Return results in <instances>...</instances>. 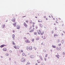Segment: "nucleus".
<instances>
[{
  "label": "nucleus",
  "mask_w": 65,
  "mask_h": 65,
  "mask_svg": "<svg viewBox=\"0 0 65 65\" xmlns=\"http://www.w3.org/2000/svg\"><path fill=\"white\" fill-rule=\"evenodd\" d=\"M11 21L12 22H15V18L14 17L12 19Z\"/></svg>",
  "instance_id": "obj_1"
},
{
  "label": "nucleus",
  "mask_w": 65,
  "mask_h": 65,
  "mask_svg": "<svg viewBox=\"0 0 65 65\" xmlns=\"http://www.w3.org/2000/svg\"><path fill=\"white\" fill-rule=\"evenodd\" d=\"M37 32H38V34H39V35H40V34H41V30H38L37 31Z\"/></svg>",
  "instance_id": "obj_2"
},
{
  "label": "nucleus",
  "mask_w": 65,
  "mask_h": 65,
  "mask_svg": "<svg viewBox=\"0 0 65 65\" xmlns=\"http://www.w3.org/2000/svg\"><path fill=\"white\" fill-rule=\"evenodd\" d=\"M21 62H25V59L24 58H22V60H21Z\"/></svg>",
  "instance_id": "obj_3"
},
{
  "label": "nucleus",
  "mask_w": 65,
  "mask_h": 65,
  "mask_svg": "<svg viewBox=\"0 0 65 65\" xmlns=\"http://www.w3.org/2000/svg\"><path fill=\"white\" fill-rule=\"evenodd\" d=\"M3 50L4 52H6L7 51V48L5 47L3 49Z\"/></svg>",
  "instance_id": "obj_4"
},
{
  "label": "nucleus",
  "mask_w": 65,
  "mask_h": 65,
  "mask_svg": "<svg viewBox=\"0 0 65 65\" xmlns=\"http://www.w3.org/2000/svg\"><path fill=\"white\" fill-rule=\"evenodd\" d=\"M24 25L25 27V28H27L28 26H27V24H26V23L25 22L24 23Z\"/></svg>",
  "instance_id": "obj_5"
},
{
  "label": "nucleus",
  "mask_w": 65,
  "mask_h": 65,
  "mask_svg": "<svg viewBox=\"0 0 65 65\" xmlns=\"http://www.w3.org/2000/svg\"><path fill=\"white\" fill-rule=\"evenodd\" d=\"M16 27L17 29H20L21 27L20 26L18 25L16 26Z\"/></svg>",
  "instance_id": "obj_6"
},
{
  "label": "nucleus",
  "mask_w": 65,
  "mask_h": 65,
  "mask_svg": "<svg viewBox=\"0 0 65 65\" xmlns=\"http://www.w3.org/2000/svg\"><path fill=\"white\" fill-rule=\"evenodd\" d=\"M6 46V45H5L4 44L3 45H1L0 46V47H1V48H2V47H4V46Z\"/></svg>",
  "instance_id": "obj_7"
},
{
  "label": "nucleus",
  "mask_w": 65,
  "mask_h": 65,
  "mask_svg": "<svg viewBox=\"0 0 65 65\" xmlns=\"http://www.w3.org/2000/svg\"><path fill=\"white\" fill-rule=\"evenodd\" d=\"M25 42L26 43H29L30 42V41L28 40H27L25 41Z\"/></svg>",
  "instance_id": "obj_8"
},
{
  "label": "nucleus",
  "mask_w": 65,
  "mask_h": 65,
  "mask_svg": "<svg viewBox=\"0 0 65 65\" xmlns=\"http://www.w3.org/2000/svg\"><path fill=\"white\" fill-rule=\"evenodd\" d=\"M30 57L31 58L33 59L34 58V55H31L30 56Z\"/></svg>",
  "instance_id": "obj_9"
},
{
  "label": "nucleus",
  "mask_w": 65,
  "mask_h": 65,
  "mask_svg": "<svg viewBox=\"0 0 65 65\" xmlns=\"http://www.w3.org/2000/svg\"><path fill=\"white\" fill-rule=\"evenodd\" d=\"M39 25L41 28H42V27H43V25H42V24H40Z\"/></svg>",
  "instance_id": "obj_10"
},
{
  "label": "nucleus",
  "mask_w": 65,
  "mask_h": 65,
  "mask_svg": "<svg viewBox=\"0 0 65 65\" xmlns=\"http://www.w3.org/2000/svg\"><path fill=\"white\" fill-rule=\"evenodd\" d=\"M32 46L29 47V50H32Z\"/></svg>",
  "instance_id": "obj_11"
},
{
  "label": "nucleus",
  "mask_w": 65,
  "mask_h": 65,
  "mask_svg": "<svg viewBox=\"0 0 65 65\" xmlns=\"http://www.w3.org/2000/svg\"><path fill=\"white\" fill-rule=\"evenodd\" d=\"M5 26V24H4L2 25V27L3 28H4Z\"/></svg>",
  "instance_id": "obj_12"
},
{
  "label": "nucleus",
  "mask_w": 65,
  "mask_h": 65,
  "mask_svg": "<svg viewBox=\"0 0 65 65\" xmlns=\"http://www.w3.org/2000/svg\"><path fill=\"white\" fill-rule=\"evenodd\" d=\"M12 38H14V37H15V35L13 34L12 36Z\"/></svg>",
  "instance_id": "obj_13"
},
{
  "label": "nucleus",
  "mask_w": 65,
  "mask_h": 65,
  "mask_svg": "<svg viewBox=\"0 0 65 65\" xmlns=\"http://www.w3.org/2000/svg\"><path fill=\"white\" fill-rule=\"evenodd\" d=\"M64 43V41L63 40H62V44H63Z\"/></svg>",
  "instance_id": "obj_14"
},
{
  "label": "nucleus",
  "mask_w": 65,
  "mask_h": 65,
  "mask_svg": "<svg viewBox=\"0 0 65 65\" xmlns=\"http://www.w3.org/2000/svg\"><path fill=\"white\" fill-rule=\"evenodd\" d=\"M16 48L17 49H19L20 48V47L19 46H17L16 47Z\"/></svg>",
  "instance_id": "obj_15"
},
{
  "label": "nucleus",
  "mask_w": 65,
  "mask_h": 65,
  "mask_svg": "<svg viewBox=\"0 0 65 65\" xmlns=\"http://www.w3.org/2000/svg\"><path fill=\"white\" fill-rule=\"evenodd\" d=\"M52 47H53V48H56V46H55L54 45H52Z\"/></svg>",
  "instance_id": "obj_16"
},
{
  "label": "nucleus",
  "mask_w": 65,
  "mask_h": 65,
  "mask_svg": "<svg viewBox=\"0 0 65 65\" xmlns=\"http://www.w3.org/2000/svg\"><path fill=\"white\" fill-rule=\"evenodd\" d=\"M12 43H13L12 44H13V45H15V43H14V41H12Z\"/></svg>",
  "instance_id": "obj_17"
},
{
  "label": "nucleus",
  "mask_w": 65,
  "mask_h": 65,
  "mask_svg": "<svg viewBox=\"0 0 65 65\" xmlns=\"http://www.w3.org/2000/svg\"><path fill=\"white\" fill-rule=\"evenodd\" d=\"M44 31H43L42 33H41V35H43V34H44Z\"/></svg>",
  "instance_id": "obj_18"
},
{
  "label": "nucleus",
  "mask_w": 65,
  "mask_h": 65,
  "mask_svg": "<svg viewBox=\"0 0 65 65\" xmlns=\"http://www.w3.org/2000/svg\"><path fill=\"white\" fill-rule=\"evenodd\" d=\"M54 36H58V35L57 34H55L54 35Z\"/></svg>",
  "instance_id": "obj_19"
},
{
  "label": "nucleus",
  "mask_w": 65,
  "mask_h": 65,
  "mask_svg": "<svg viewBox=\"0 0 65 65\" xmlns=\"http://www.w3.org/2000/svg\"><path fill=\"white\" fill-rule=\"evenodd\" d=\"M13 25H14V26L15 27H16V25H17V24H13Z\"/></svg>",
  "instance_id": "obj_20"
},
{
  "label": "nucleus",
  "mask_w": 65,
  "mask_h": 65,
  "mask_svg": "<svg viewBox=\"0 0 65 65\" xmlns=\"http://www.w3.org/2000/svg\"><path fill=\"white\" fill-rule=\"evenodd\" d=\"M39 39V38H36V40H38Z\"/></svg>",
  "instance_id": "obj_21"
},
{
  "label": "nucleus",
  "mask_w": 65,
  "mask_h": 65,
  "mask_svg": "<svg viewBox=\"0 0 65 65\" xmlns=\"http://www.w3.org/2000/svg\"><path fill=\"white\" fill-rule=\"evenodd\" d=\"M55 56L57 58H58V59H59V56H58L57 55H56Z\"/></svg>",
  "instance_id": "obj_22"
},
{
  "label": "nucleus",
  "mask_w": 65,
  "mask_h": 65,
  "mask_svg": "<svg viewBox=\"0 0 65 65\" xmlns=\"http://www.w3.org/2000/svg\"><path fill=\"white\" fill-rule=\"evenodd\" d=\"M34 35H36L37 34V32H34Z\"/></svg>",
  "instance_id": "obj_23"
},
{
  "label": "nucleus",
  "mask_w": 65,
  "mask_h": 65,
  "mask_svg": "<svg viewBox=\"0 0 65 65\" xmlns=\"http://www.w3.org/2000/svg\"><path fill=\"white\" fill-rule=\"evenodd\" d=\"M56 49L57 50V51H59V48H58V47H56Z\"/></svg>",
  "instance_id": "obj_24"
},
{
  "label": "nucleus",
  "mask_w": 65,
  "mask_h": 65,
  "mask_svg": "<svg viewBox=\"0 0 65 65\" xmlns=\"http://www.w3.org/2000/svg\"><path fill=\"white\" fill-rule=\"evenodd\" d=\"M51 33L52 34H54V31L53 30H52L51 31Z\"/></svg>",
  "instance_id": "obj_25"
},
{
  "label": "nucleus",
  "mask_w": 65,
  "mask_h": 65,
  "mask_svg": "<svg viewBox=\"0 0 65 65\" xmlns=\"http://www.w3.org/2000/svg\"><path fill=\"white\" fill-rule=\"evenodd\" d=\"M25 53H23L22 54V56H25Z\"/></svg>",
  "instance_id": "obj_26"
},
{
  "label": "nucleus",
  "mask_w": 65,
  "mask_h": 65,
  "mask_svg": "<svg viewBox=\"0 0 65 65\" xmlns=\"http://www.w3.org/2000/svg\"><path fill=\"white\" fill-rule=\"evenodd\" d=\"M30 23L32 24V21L31 20L30 21Z\"/></svg>",
  "instance_id": "obj_27"
},
{
  "label": "nucleus",
  "mask_w": 65,
  "mask_h": 65,
  "mask_svg": "<svg viewBox=\"0 0 65 65\" xmlns=\"http://www.w3.org/2000/svg\"><path fill=\"white\" fill-rule=\"evenodd\" d=\"M26 49L27 50H28L29 49V47H27L26 48Z\"/></svg>",
  "instance_id": "obj_28"
},
{
  "label": "nucleus",
  "mask_w": 65,
  "mask_h": 65,
  "mask_svg": "<svg viewBox=\"0 0 65 65\" xmlns=\"http://www.w3.org/2000/svg\"><path fill=\"white\" fill-rule=\"evenodd\" d=\"M61 44L60 43V44H59L58 45V46H61Z\"/></svg>",
  "instance_id": "obj_29"
},
{
  "label": "nucleus",
  "mask_w": 65,
  "mask_h": 65,
  "mask_svg": "<svg viewBox=\"0 0 65 65\" xmlns=\"http://www.w3.org/2000/svg\"><path fill=\"white\" fill-rule=\"evenodd\" d=\"M14 47L15 48L17 49V48H16V45L14 46Z\"/></svg>",
  "instance_id": "obj_30"
},
{
  "label": "nucleus",
  "mask_w": 65,
  "mask_h": 65,
  "mask_svg": "<svg viewBox=\"0 0 65 65\" xmlns=\"http://www.w3.org/2000/svg\"><path fill=\"white\" fill-rule=\"evenodd\" d=\"M34 39H33L31 40V41H32V42H33V41H34Z\"/></svg>",
  "instance_id": "obj_31"
},
{
  "label": "nucleus",
  "mask_w": 65,
  "mask_h": 65,
  "mask_svg": "<svg viewBox=\"0 0 65 65\" xmlns=\"http://www.w3.org/2000/svg\"><path fill=\"white\" fill-rule=\"evenodd\" d=\"M32 29V26H31L29 28V30H30Z\"/></svg>",
  "instance_id": "obj_32"
},
{
  "label": "nucleus",
  "mask_w": 65,
  "mask_h": 65,
  "mask_svg": "<svg viewBox=\"0 0 65 65\" xmlns=\"http://www.w3.org/2000/svg\"><path fill=\"white\" fill-rule=\"evenodd\" d=\"M25 22H26V23H28V20H27L26 21H25Z\"/></svg>",
  "instance_id": "obj_33"
},
{
  "label": "nucleus",
  "mask_w": 65,
  "mask_h": 65,
  "mask_svg": "<svg viewBox=\"0 0 65 65\" xmlns=\"http://www.w3.org/2000/svg\"><path fill=\"white\" fill-rule=\"evenodd\" d=\"M60 42V40L59 39H58V42Z\"/></svg>",
  "instance_id": "obj_34"
},
{
  "label": "nucleus",
  "mask_w": 65,
  "mask_h": 65,
  "mask_svg": "<svg viewBox=\"0 0 65 65\" xmlns=\"http://www.w3.org/2000/svg\"><path fill=\"white\" fill-rule=\"evenodd\" d=\"M32 27H33V28H34V24L32 25Z\"/></svg>",
  "instance_id": "obj_35"
},
{
  "label": "nucleus",
  "mask_w": 65,
  "mask_h": 65,
  "mask_svg": "<svg viewBox=\"0 0 65 65\" xmlns=\"http://www.w3.org/2000/svg\"><path fill=\"white\" fill-rule=\"evenodd\" d=\"M34 48L35 49V50H36V48H35V47H34Z\"/></svg>",
  "instance_id": "obj_36"
},
{
  "label": "nucleus",
  "mask_w": 65,
  "mask_h": 65,
  "mask_svg": "<svg viewBox=\"0 0 65 65\" xmlns=\"http://www.w3.org/2000/svg\"><path fill=\"white\" fill-rule=\"evenodd\" d=\"M57 27H55V30H57Z\"/></svg>",
  "instance_id": "obj_37"
},
{
  "label": "nucleus",
  "mask_w": 65,
  "mask_h": 65,
  "mask_svg": "<svg viewBox=\"0 0 65 65\" xmlns=\"http://www.w3.org/2000/svg\"><path fill=\"white\" fill-rule=\"evenodd\" d=\"M63 55H65V53L64 52H63Z\"/></svg>",
  "instance_id": "obj_38"
},
{
  "label": "nucleus",
  "mask_w": 65,
  "mask_h": 65,
  "mask_svg": "<svg viewBox=\"0 0 65 65\" xmlns=\"http://www.w3.org/2000/svg\"><path fill=\"white\" fill-rule=\"evenodd\" d=\"M12 32H13V33H14V32H15V31L13 30L12 31Z\"/></svg>",
  "instance_id": "obj_39"
},
{
  "label": "nucleus",
  "mask_w": 65,
  "mask_h": 65,
  "mask_svg": "<svg viewBox=\"0 0 65 65\" xmlns=\"http://www.w3.org/2000/svg\"><path fill=\"white\" fill-rule=\"evenodd\" d=\"M9 52L10 53H12V51L11 50H10L9 51Z\"/></svg>",
  "instance_id": "obj_40"
},
{
  "label": "nucleus",
  "mask_w": 65,
  "mask_h": 65,
  "mask_svg": "<svg viewBox=\"0 0 65 65\" xmlns=\"http://www.w3.org/2000/svg\"><path fill=\"white\" fill-rule=\"evenodd\" d=\"M24 39H27V38H26V37H25L24 38Z\"/></svg>",
  "instance_id": "obj_41"
},
{
  "label": "nucleus",
  "mask_w": 65,
  "mask_h": 65,
  "mask_svg": "<svg viewBox=\"0 0 65 65\" xmlns=\"http://www.w3.org/2000/svg\"><path fill=\"white\" fill-rule=\"evenodd\" d=\"M42 65H44V64L43 63H42Z\"/></svg>",
  "instance_id": "obj_42"
},
{
  "label": "nucleus",
  "mask_w": 65,
  "mask_h": 65,
  "mask_svg": "<svg viewBox=\"0 0 65 65\" xmlns=\"http://www.w3.org/2000/svg\"><path fill=\"white\" fill-rule=\"evenodd\" d=\"M43 51L44 52H46V50H43Z\"/></svg>",
  "instance_id": "obj_43"
},
{
  "label": "nucleus",
  "mask_w": 65,
  "mask_h": 65,
  "mask_svg": "<svg viewBox=\"0 0 65 65\" xmlns=\"http://www.w3.org/2000/svg\"><path fill=\"white\" fill-rule=\"evenodd\" d=\"M6 56H8V54H6Z\"/></svg>",
  "instance_id": "obj_44"
},
{
  "label": "nucleus",
  "mask_w": 65,
  "mask_h": 65,
  "mask_svg": "<svg viewBox=\"0 0 65 65\" xmlns=\"http://www.w3.org/2000/svg\"><path fill=\"white\" fill-rule=\"evenodd\" d=\"M36 29H38V27H37V26H36Z\"/></svg>",
  "instance_id": "obj_45"
},
{
  "label": "nucleus",
  "mask_w": 65,
  "mask_h": 65,
  "mask_svg": "<svg viewBox=\"0 0 65 65\" xmlns=\"http://www.w3.org/2000/svg\"><path fill=\"white\" fill-rule=\"evenodd\" d=\"M32 32H33V31H34V30H33V29H32L31 30Z\"/></svg>",
  "instance_id": "obj_46"
},
{
  "label": "nucleus",
  "mask_w": 65,
  "mask_h": 65,
  "mask_svg": "<svg viewBox=\"0 0 65 65\" xmlns=\"http://www.w3.org/2000/svg\"><path fill=\"white\" fill-rule=\"evenodd\" d=\"M32 31L31 30L29 31V32H32Z\"/></svg>",
  "instance_id": "obj_47"
},
{
  "label": "nucleus",
  "mask_w": 65,
  "mask_h": 65,
  "mask_svg": "<svg viewBox=\"0 0 65 65\" xmlns=\"http://www.w3.org/2000/svg\"><path fill=\"white\" fill-rule=\"evenodd\" d=\"M44 59H45V61H46V58H45Z\"/></svg>",
  "instance_id": "obj_48"
},
{
  "label": "nucleus",
  "mask_w": 65,
  "mask_h": 65,
  "mask_svg": "<svg viewBox=\"0 0 65 65\" xmlns=\"http://www.w3.org/2000/svg\"><path fill=\"white\" fill-rule=\"evenodd\" d=\"M9 61H10V60H11V58H9Z\"/></svg>",
  "instance_id": "obj_49"
},
{
  "label": "nucleus",
  "mask_w": 65,
  "mask_h": 65,
  "mask_svg": "<svg viewBox=\"0 0 65 65\" xmlns=\"http://www.w3.org/2000/svg\"><path fill=\"white\" fill-rule=\"evenodd\" d=\"M47 54H46L45 55V57H47Z\"/></svg>",
  "instance_id": "obj_50"
},
{
  "label": "nucleus",
  "mask_w": 65,
  "mask_h": 65,
  "mask_svg": "<svg viewBox=\"0 0 65 65\" xmlns=\"http://www.w3.org/2000/svg\"><path fill=\"white\" fill-rule=\"evenodd\" d=\"M44 18H46V16H44Z\"/></svg>",
  "instance_id": "obj_51"
},
{
  "label": "nucleus",
  "mask_w": 65,
  "mask_h": 65,
  "mask_svg": "<svg viewBox=\"0 0 65 65\" xmlns=\"http://www.w3.org/2000/svg\"><path fill=\"white\" fill-rule=\"evenodd\" d=\"M62 35V36H63V35H64L62 33L61 34Z\"/></svg>",
  "instance_id": "obj_52"
},
{
  "label": "nucleus",
  "mask_w": 65,
  "mask_h": 65,
  "mask_svg": "<svg viewBox=\"0 0 65 65\" xmlns=\"http://www.w3.org/2000/svg\"><path fill=\"white\" fill-rule=\"evenodd\" d=\"M39 57H40V58H42V57H41V55H40Z\"/></svg>",
  "instance_id": "obj_53"
},
{
  "label": "nucleus",
  "mask_w": 65,
  "mask_h": 65,
  "mask_svg": "<svg viewBox=\"0 0 65 65\" xmlns=\"http://www.w3.org/2000/svg\"><path fill=\"white\" fill-rule=\"evenodd\" d=\"M51 51V52H53V50H50Z\"/></svg>",
  "instance_id": "obj_54"
},
{
  "label": "nucleus",
  "mask_w": 65,
  "mask_h": 65,
  "mask_svg": "<svg viewBox=\"0 0 65 65\" xmlns=\"http://www.w3.org/2000/svg\"><path fill=\"white\" fill-rule=\"evenodd\" d=\"M59 20H61V19L60 18H59Z\"/></svg>",
  "instance_id": "obj_55"
},
{
  "label": "nucleus",
  "mask_w": 65,
  "mask_h": 65,
  "mask_svg": "<svg viewBox=\"0 0 65 65\" xmlns=\"http://www.w3.org/2000/svg\"><path fill=\"white\" fill-rule=\"evenodd\" d=\"M33 24H35V22H33Z\"/></svg>",
  "instance_id": "obj_56"
},
{
  "label": "nucleus",
  "mask_w": 65,
  "mask_h": 65,
  "mask_svg": "<svg viewBox=\"0 0 65 65\" xmlns=\"http://www.w3.org/2000/svg\"><path fill=\"white\" fill-rule=\"evenodd\" d=\"M1 58H2L3 57V56H1Z\"/></svg>",
  "instance_id": "obj_57"
},
{
  "label": "nucleus",
  "mask_w": 65,
  "mask_h": 65,
  "mask_svg": "<svg viewBox=\"0 0 65 65\" xmlns=\"http://www.w3.org/2000/svg\"><path fill=\"white\" fill-rule=\"evenodd\" d=\"M46 20H48V19H47V18H46Z\"/></svg>",
  "instance_id": "obj_58"
},
{
  "label": "nucleus",
  "mask_w": 65,
  "mask_h": 65,
  "mask_svg": "<svg viewBox=\"0 0 65 65\" xmlns=\"http://www.w3.org/2000/svg\"><path fill=\"white\" fill-rule=\"evenodd\" d=\"M63 33H64L65 34V32L64 31H63Z\"/></svg>",
  "instance_id": "obj_59"
},
{
  "label": "nucleus",
  "mask_w": 65,
  "mask_h": 65,
  "mask_svg": "<svg viewBox=\"0 0 65 65\" xmlns=\"http://www.w3.org/2000/svg\"><path fill=\"white\" fill-rule=\"evenodd\" d=\"M27 63H28V64H30V63H28V62H27Z\"/></svg>",
  "instance_id": "obj_60"
},
{
  "label": "nucleus",
  "mask_w": 65,
  "mask_h": 65,
  "mask_svg": "<svg viewBox=\"0 0 65 65\" xmlns=\"http://www.w3.org/2000/svg\"><path fill=\"white\" fill-rule=\"evenodd\" d=\"M38 22H41V21H39V20H38Z\"/></svg>",
  "instance_id": "obj_61"
},
{
  "label": "nucleus",
  "mask_w": 65,
  "mask_h": 65,
  "mask_svg": "<svg viewBox=\"0 0 65 65\" xmlns=\"http://www.w3.org/2000/svg\"><path fill=\"white\" fill-rule=\"evenodd\" d=\"M56 23H57L58 24V23H58V22H57V21H56Z\"/></svg>",
  "instance_id": "obj_62"
},
{
  "label": "nucleus",
  "mask_w": 65,
  "mask_h": 65,
  "mask_svg": "<svg viewBox=\"0 0 65 65\" xmlns=\"http://www.w3.org/2000/svg\"><path fill=\"white\" fill-rule=\"evenodd\" d=\"M43 44V42H42V43H41V45H42V44Z\"/></svg>",
  "instance_id": "obj_63"
},
{
  "label": "nucleus",
  "mask_w": 65,
  "mask_h": 65,
  "mask_svg": "<svg viewBox=\"0 0 65 65\" xmlns=\"http://www.w3.org/2000/svg\"><path fill=\"white\" fill-rule=\"evenodd\" d=\"M35 18H37V16H35Z\"/></svg>",
  "instance_id": "obj_64"
}]
</instances>
